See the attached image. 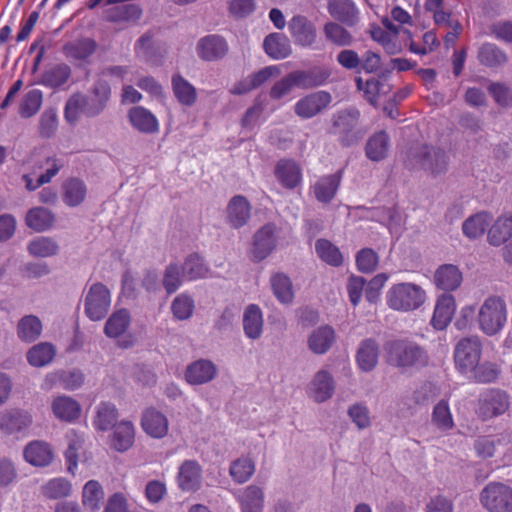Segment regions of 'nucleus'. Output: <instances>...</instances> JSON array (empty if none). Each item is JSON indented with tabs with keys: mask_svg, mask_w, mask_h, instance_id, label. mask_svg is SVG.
Segmentation results:
<instances>
[{
	"mask_svg": "<svg viewBox=\"0 0 512 512\" xmlns=\"http://www.w3.org/2000/svg\"><path fill=\"white\" fill-rule=\"evenodd\" d=\"M385 358L388 364L397 368H421L427 365V351L408 339H393L384 344Z\"/></svg>",
	"mask_w": 512,
	"mask_h": 512,
	"instance_id": "nucleus-1",
	"label": "nucleus"
},
{
	"mask_svg": "<svg viewBox=\"0 0 512 512\" xmlns=\"http://www.w3.org/2000/svg\"><path fill=\"white\" fill-rule=\"evenodd\" d=\"M426 300L425 289L414 282L394 283L385 293L387 307L396 312L416 311L424 305Z\"/></svg>",
	"mask_w": 512,
	"mask_h": 512,
	"instance_id": "nucleus-2",
	"label": "nucleus"
},
{
	"mask_svg": "<svg viewBox=\"0 0 512 512\" xmlns=\"http://www.w3.org/2000/svg\"><path fill=\"white\" fill-rule=\"evenodd\" d=\"M508 311L503 298L489 296L480 305L477 313V323L480 331L489 336L500 334L507 323Z\"/></svg>",
	"mask_w": 512,
	"mask_h": 512,
	"instance_id": "nucleus-3",
	"label": "nucleus"
},
{
	"mask_svg": "<svg viewBox=\"0 0 512 512\" xmlns=\"http://www.w3.org/2000/svg\"><path fill=\"white\" fill-rule=\"evenodd\" d=\"M482 355V341L479 336L471 335L460 339L454 349L456 367L462 373L475 370Z\"/></svg>",
	"mask_w": 512,
	"mask_h": 512,
	"instance_id": "nucleus-4",
	"label": "nucleus"
},
{
	"mask_svg": "<svg viewBox=\"0 0 512 512\" xmlns=\"http://www.w3.org/2000/svg\"><path fill=\"white\" fill-rule=\"evenodd\" d=\"M33 423L29 411L10 408L0 412V432L7 437L20 439L28 434Z\"/></svg>",
	"mask_w": 512,
	"mask_h": 512,
	"instance_id": "nucleus-5",
	"label": "nucleus"
},
{
	"mask_svg": "<svg viewBox=\"0 0 512 512\" xmlns=\"http://www.w3.org/2000/svg\"><path fill=\"white\" fill-rule=\"evenodd\" d=\"M480 503L489 512H512V488L491 482L481 491Z\"/></svg>",
	"mask_w": 512,
	"mask_h": 512,
	"instance_id": "nucleus-6",
	"label": "nucleus"
},
{
	"mask_svg": "<svg viewBox=\"0 0 512 512\" xmlns=\"http://www.w3.org/2000/svg\"><path fill=\"white\" fill-rule=\"evenodd\" d=\"M111 301L110 290L102 283H94L85 296L84 312L91 321H100L107 315Z\"/></svg>",
	"mask_w": 512,
	"mask_h": 512,
	"instance_id": "nucleus-7",
	"label": "nucleus"
},
{
	"mask_svg": "<svg viewBox=\"0 0 512 512\" xmlns=\"http://www.w3.org/2000/svg\"><path fill=\"white\" fill-rule=\"evenodd\" d=\"M359 112L356 110L340 111L333 117L331 133L338 136L343 146H351L362 138L357 129Z\"/></svg>",
	"mask_w": 512,
	"mask_h": 512,
	"instance_id": "nucleus-8",
	"label": "nucleus"
},
{
	"mask_svg": "<svg viewBox=\"0 0 512 512\" xmlns=\"http://www.w3.org/2000/svg\"><path fill=\"white\" fill-rule=\"evenodd\" d=\"M509 396L499 389H488L481 393L477 413L483 419H490L504 414L509 408Z\"/></svg>",
	"mask_w": 512,
	"mask_h": 512,
	"instance_id": "nucleus-9",
	"label": "nucleus"
},
{
	"mask_svg": "<svg viewBox=\"0 0 512 512\" xmlns=\"http://www.w3.org/2000/svg\"><path fill=\"white\" fill-rule=\"evenodd\" d=\"M412 167H420L434 175L441 174L447 170V156L443 150L434 147L423 146L413 153Z\"/></svg>",
	"mask_w": 512,
	"mask_h": 512,
	"instance_id": "nucleus-10",
	"label": "nucleus"
},
{
	"mask_svg": "<svg viewBox=\"0 0 512 512\" xmlns=\"http://www.w3.org/2000/svg\"><path fill=\"white\" fill-rule=\"evenodd\" d=\"M329 92L320 90L300 98L294 105V113L301 119H310L320 114L331 103Z\"/></svg>",
	"mask_w": 512,
	"mask_h": 512,
	"instance_id": "nucleus-11",
	"label": "nucleus"
},
{
	"mask_svg": "<svg viewBox=\"0 0 512 512\" xmlns=\"http://www.w3.org/2000/svg\"><path fill=\"white\" fill-rule=\"evenodd\" d=\"M140 425L144 433L153 439H163L169 433V420L167 416L154 407L142 412Z\"/></svg>",
	"mask_w": 512,
	"mask_h": 512,
	"instance_id": "nucleus-12",
	"label": "nucleus"
},
{
	"mask_svg": "<svg viewBox=\"0 0 512 512\" xmlns=\"http://www.w3.org/2000/svg\"><path fill=\"white\" fill-rule=\"evenodd\" d=\"M218 374L216 364L209 359H198L187 365L184 379L190 385H204L213 381Z\"/></svg>",
	"mask_w": 512,
	"mask_h": 512,
	"instance_id": "nucleus-13",
	"label": "nucleus"
},
{
	"mask_svg": "<svg viewBox=\"0 0 512 512\" xmlns=\"http://www.w3.org/2000/svg\"><path fill=\"white\" fill-rule=\"evenodd\" d=\"M277 228L274 224H266L254 235L252 255L257 261L268 257L277 245Z\"/></svg>",
	"mask_w": 512,
	"mask_h": 512,
	"instance_id": "nucleus-14",
	"label": "nucleus"
},
{
	"mask_svg": "<svg viewBox=\"0 0 512 512\" xmlns=\"http://www.w3.org/2000/svg\"><path fill=\"white\" fill-rule=\"evenodd\" d=\"M335 390V382L331 373L327 370H319L308 385V396L317 403L330 399Z\"/></svg>",
	"mask_w": 512,
	"mask_h": 512,
	"instance_id": "nucleus-15",
	"label": "nucleus"
},
{
	"mask_svg": "<svg viewBox=\"0 0 512 512\" xmlns=\"http://www.w3.org/2000/svg\"><path fill=\"white\" fill-rule=\"evenodd\" d=\"M196 52L198 57L204 61H217L227 54L228 44L219 35H207L198 41Z\"/></svg>",
	"mask_w": 512,
	"mask_h": 512,
	"instance_id": "nucleus-16",
	"label": "nucleus"
},
{
	"mask_svg": "<svg viewBox=\"0 0 512 512\" xmlns=\"http://www.w3.org/2000/svg\"><path fill=\"white\" fill-rule=\"evenodd\" d=\"M51 410L59 421L73 423L80 418L82 407L76 399L67 395H59L52 399Z\"/></svg>",
	"mask_w": 512,
	"mask_h": 512,
	"instance_id": "nucleus-17",
	"label": "nucleus"
},
{
	"mask_svg": "<svg viewBox=\"0 0 512 512\" xmlns=\"http://www.w3.org/2000/svg\"><path fill=\"white\" fill-rule=\"evenodd\" d=\"M288 30L294 42L303 47H310L317 38L314 25L306 17L296 15L288 22Z\"/></svg>",
	"mask_w": 512,
	"mask_h": 512,
	"instance_id": "nucleus-18",
	"label": "nucleus"
},
{
	"mask_svg": "<svg viewBox=\"0 0 512 512\" xmlns=\"http://www.w3.org/2000/svg\"><path fill=\"white\" fill-rule=\"evenodd\" d=\"M130 125L140 133L155 134L160 125L156 116L143 106L132 107L127 114Z\"/></svg>",
	"mask_w": 512,
	"mask_h": 512,
	"instance_id": "nucleus-19",
	"label": "nucleus"
},
{
	"mask_svg": "<svg viewBox=\"0 0 512 512\" xmlns=\"http://www.w3.org/2000/svg\"><path fill=\"white\" fill-rule=\"evenodd\" d=\"M177 483L181 490L193 492L201 487L202 468L195 460H185L179 467Z\"/></svg>",
	"mask_w": 512,
	"mask_h": 512,
	"instance_id": "nucleus-20",
	"label": "nucleus"
},
{
	"mask_svg": "<svg viewBox=\"0 0 512 512\" xmlns=\"http://www.w3.org/2000/svg\"><path fill=\"white\" fill-rule=\"evenodd\" d=\"M23 456L27 463L35 467H46L54 459V452L51 445L42 440L29 442L24 450Z\"/></svg>",
	"mask_w": 512,
	"mask_h": 512,
	"instance_id": "nucleus-21",
	"label": "nucleus"
},
{
	"mask_svg": "<svg viewBox=\"0 0 512 512\" xmlns=\"http://www.w3.org/2000/svg\"><path fill=\"white\" fill-rule=\"evenodd\" d=\"M111 96V88L109 83L102 78L95 81L90 89L88 98V117H95L99 115L108 104Z\"/></svg>",
	"mask_w": 512,
	"mask_h": 512,
	"instance_id": "nucleus-22",
	"label": "nucleus"
},
{
	"mask_svg": "<svg viewBox=\"0 0 512 512\" xmlns=\"http://www.w3.org/2000/svg\"><path fill=\"white\" fill-rule=\"evenodd\" d=\"M274 174L286 189H294L302 182L301 167L292 159L279 160L275 166Z\"/></svg>",
	"mask_w": 512,
	"mask_h": 512,
	"instance_id": "nucleus-23",
	"label": "nucleus"
},
{
	"mask_svg": "<svg viewBox=\"0 0 512 512\" xmlns=\"http://www.w3.org/2000/svg\"><path fill=\"white\" fill-rule=\"evenodd\" d=\"M456 310V302L451 294L440 295L435 303L431 325L436 330H444L452 320Z\"/></svg>",
	"mask_w": 512,
	"mask_h": 512,
	"instance_id": "nucleus-24",
	"label": "nucleus"
},
{
	"mask_svg": "<svg viewBox=\"0 0 512 512\" xmlns=\"http://www.w3.org/2000/svg\"><path fill=\"white\" fill-rule=\"evenodd\" d=\"M110 436V446L117 452L128 451L135 442V426L129 420L119 421Z\"/></svg>",
	"mask_w": 512,
	"mask_h": 512,
	"instance_id": "nucleus-25",
	"label": "nucleus"
},
{
	"mask_svg": "<svg viewBox=\"0 0 512 512\" xmlns=\"http://www.w3.org/2000/svg\"><path fill=\"white\" fill-rule=\"evenodd\" d=\"M118 417L119 411L115 404L101 401L94 408L92 425L96 431L106 432L118 423Z\"/></svg>",
	"mask_w": 512,
	"mask_h": 512,
	"instance_id": "nucleus-26",
	"label": "nucleus"
},
{
	"mask_svg": "<svg viewBox=\"0 0 512 512\" xmlns=\"http://www.w3.org/2000/svg\"><path fill=\"white\" fill-rule=\"evenodd\" d=\"M134 51L138 58L151 65H159L162 58L160 46L155 42L151 31L144 33L135 43Z\"/></svg>",
	"mask_w": 512,
	"mask_h": 512,
	"instance_id": "nucleus-27",
	"label": "nucleus"
},
{
	"mask_svg": "<svg viewBox=\"0 0 512 512\" xmlns=\"http://www.w3.org/2000/svg\"><path fill=\"white\" fill-rule=\"evenodd\" d=\"M335 338V331L331 326H319L309 334L307 339L308 348L314 354L323 355L330 350Z\"/></svg>",
	"mask_w": 512,
	"mask_h": 512,
	"instance_id": "nucleus-28",
	"label": "nucleus"
},
{
	"mask_svg": "<svg viewBox=\"0 0 512 512\" xmlns=\"http://www.w3.org/2000/svg\"><path fill=\"white\" fill-rule=\"evenodd\" d=\"M227 221L234 228H240L247 224L251 215V205L242 195L234 196L226 208Z\"/></svg>",
	"mask_w": 512,
	"mask_h": 512,
	"instance_id": "nucleus-29",
	"label": "nucleus"
},
{
	"mask_svg": "<svg viewBox=\"0 0 512 512\" xmlns=\"http://www.w3.org/2000/svg\"><path fill=\"white\" fill-rule=\"evenodd\" d=\"M243 330L248 339L258 340L263 334L264 318L261 308L249 304L243 312Z\"/></svg>",
	"mask_w": 512,
	"mask_h": 512,
	"instance_id": "nucleus-30",
	"label": "nucleus"
},
{
	"mask_svg": "<svg viewBox=\"0 0 512 512\" xmlns=\"http://www.w3.org/2000/svg\"><path fill=\"white\" fill-rule=\"evenodd\" d=\"M379 345L372 338L365 339L359 344L356 353V363L363 372H371L378 364Z\"/></svg>",
	"mask_w": 512,
	"mask_h": 512,
	"instance_id": "nucleus-31",
	"label": "nucleus"
},
{
	"mask_svg": "<svg viewBox=\"0 0 512 512\" xmlns=\"http://www.w3.org/2000/svg\"><path fill=\"white\" fill-rule=\"evenodd\" d=\"M462 283V273L457 266L445 264L440 266L434 274V284L443 291H454Z\"/></svg>",
	"mask_w": 512,
	"mask_h": 512,
	"instance_id": "nucleus-32",
	"label": "nucleus"
},
{
	"mask_svg": "<svg viewBox=\"0 0 512 512\" xmlns=\"http://www.w3.org/2000/svg\"><path fill=\"white\" fill-rule=\"evenodd\" d=\"M342 179V171H338L334 174L323 176L318 179L312 186L316 199L322 203L330 202L340 185Z\"/></svg>",
	"mask_w": 512,
	"mask_h": 512,
	"instance_id": "nucleus-33",
	"label": "nucleus"
},
{
	"mask_svg": "<svg viewBox=\"0 0 512 512\" xmlns=\"http://www.w3.org/2000/svg\"><path fill=\"white\" fill-rule=\"evenodd\" d=\"M290 75L294 86L300 89H310L323 85L329 77V73L320 68H314L308 71H293Z\"/></svg>",
	"mask_w": 512,
	"mask_h": 512,
	"instance_id": "nucleus-34",
	"label": "nucleus"
},
{
	"mask_svg": "<svg viewBox=\"0 0 512 512\" xmlns=\"http://www.w3.org/2000/svg\"><path fill=\"white\" fill-rule=\"evenodd\" d=\"M41 495L49 500H59L72 495L73 485L64 477H55L46 481L40 487Z\"/></svg>",
	"mask_w": 512,
	"mask_h": 512,
	"instance_id": "nucleus-35",
	"label": "nucleus"
},
{
	"mask_svg": "<svg viewBox=\"0 0 512 512\" xmlns=\"http://www.w3.org/2000/svg\"><path fill=\"white\" fill-rule=\"evenodd\" d=\"M266 54L275 60L287 58L292 50L288 38L280 33L269 34L263 42Z\"/></svg>",
	"mask_w": 512,
	"mask_h": 512,
	"instance_id": "nucleus-36",
	"label": "nucleus"
},
{
	"mask_svg": "<svg viewBox=\"0 0 512 512\" xmlns=\"http://www.w3.org/2000/svg\"><path fill=\"white\" fill-rule=\"evenodd\" d=\"M431 424L441 433H448L454 428V418L448 400L442 399L434 405Z\"/></svg>",
	"mask_w": 512,
	"mask_h": 512,
	"instance_id": "nucleus-37",
	"label": "nucleus"
},
{
	"mask_svg": "<svg viewBox=\"0 0 512 512\" xmlns=\"http://www.w3.org/2000/svg\"><path fill=\"white\" fill-rule=\"evenodd\" d=\"M87 195L86 184L77 178H71L62 185V200L69 207L82 204Z\"/></svg>",
	"mask_w": 512,
	"mask_h": 512,
	"instance_id": "nucleus-38",
	"label": "nucleus"
},
{
	"mask_svg": "<svg viewBox=\"0 0 512 512\" xmlns=\"http://www.w3.org/2000/svg\"><path fill=\"white\" fill-rule=\"evenodd\" d=\"M241 512H263L264 492L255 485H250L237 496Z\"/></svg>",
	"mask_w": 512,
	"mask_h": 512,
	"instance_id": "nucleus-39",
	"label": "nucleus"
},
{
	"mask_svg": "<svg viewBox=\"0 0 512 512\" xmlns=\"http://www.w3.org/2000/svg\"><path fill=\"white\" fill-rule=\"evenodd\" d=\"M131 324V316L127 309L113 312L104 326V333L108 338H118L123 335Z\"/></svg>",
	"mask_w": 512,
	"mask_h": 512,
	"instance_id": "nucleus-40",
	"label": "nucleus"
},
{
	"mask_svg": "<svg viewBox=\"0 0 512 512\" xmlns=\"http://www.w3.org/2000/svg\"><path fill=\"white\" fill-rule=\"evenodd\" d=\"M43 330L41 320L35 315L23 316L17 324V336L26 343H32L40 338Z\"/></svg>",
	"mask_w": 512,
	"mask_h": 512,
	"instance_id": "nucleus-41",
	"label": "nucleus"
},
{
	"mask_svg": "<svg viewBox=\"0 0 512 512\" xmlns=\"http://www.w3.org/2000/svg\"><path fill=\"white\" fill-rule=\"evenodd\" d=\"M105 493L102 485L96 480H89L82 489V505L91 512L100 510Z\"/></svg>",
	"mask_w": 512,
	"mask_h": 512,
	"instance_id": "nucleus-42",
	"label": "nucleus"
},
{
	"mask_svg": "<svg viewBox=\"0 0 512 512\" xmlns=\"http://www.w3.org/2000/svg\"><path fill=\"white\" fill-rule=\"evenodd\" d=\"M26 225L36 232H44L52 228L55 217L54 214L43 207L30 209L26 215Z\"/></svg>",
	"mask_w": 512,
	"mask_h": 512,
	"instance_id": "nucleus-43",
	"label": "nucleus"
},
{
	"mask_svg": "<svg viewBox=\"0 0 512 512\" xmlns=\"http://www.w3.org/2000/svg\"><path fill=\"white\" fill-rule=\"evenodd\" d=\"M28 253L36 258H48L58 254L59 245L51 237L38 236L27 244Z\"/></svg>",
	"mask_w": 512,
	"mask_h": 512,
	"instance_id": "nucleus-44",
	"label": "nucleus"
},
{
	"mask_svg": "<svg viewBox=\"0 0 512 512\" xmlns=\"http://www.w3.org/2000/svg\"><path fill=\"white\" fill-rule=\"evenodd\" d=\"M512 236V215L499 217L488 231V241L493 246H500Z\"/></svg>",
	"mask_w": 512,
	"mask_h": 512,
	"instance_id": "nucleus-45",
	"label": "nucleus"
},
{
	"mask_svg": "<svg viewBox=\"0 0 512 512\" xmlns=\"http://www.w3.org/2000/svg\"><path fill=\"white\" fill-rule=\"evenodd\" d=\"M389 137L385 131L373 134L367 141L366 156L372 161H380L387 156L389 150Z\"/></svg>",
	"mask_w": 512,
	"mask_h": 512,
	"instance_id": "nucleus-46",
	"label": "nucleus"
},
{
	"mask_svg": "<svg viewBox=\"0 0 512 512\" xmlns=\"http://www.w3.org/2000/svg\"><path fill=\"white\" fill-rule=\"evenodd\" d=\"M271 288L276 299L282 304H291L294 299V290L290 278L277 273L270 279Z\"/></svg>",
	"mask_w": 512,
	"mask_h": 512,
	"instance_id": "nucleus-47",
	"label": "nucleus"
},
{
	"mask_svg": "<svg viewBox=\"0 0 512 512\" xmlns=\"http://www.w3.org/2000/svg\"><path fill=\"white\" fill-rule=\"evenodd\" d=\"M55 347L48 342H41L31 347L27 352V361L33 367H44L55 357Z\"/></svg>",
	"mask_w": 512,
	"mask_h": 512,
	"instance_id": "nucleus-48",
	"label": "nucleus"
},
{
	"mask_svg": "<svg viewBox=\"0 0 512 512\" xmlns=\"http://www.w3.org/2000/svg\"><path fill=\"white\" fill-rule=\"evenodd\" d=\"M66 438L68 442V447L65 451L67 470L69 473L75 474L78 467L79 451L84 444V436L72 429L67 433Z\"/></svg>",
	"mask_w": 512,
	"mask_h": 512,
	"instance_id": "nucleus-49",
	"label": "nucleus"
},
{
	"mask_svg": "<svg viewBox=\"0 0 512 512\" xmlns=\"http://www.w3.org/2000/svg\"><path fill=\"white\" fill-rule=\"evenodd\" d=\"M172 90L182 105L192 106L196 102L197 92L195 87L181 75L172 77Z\"/></svg>",
	"mask_w": 512,
	"mask_h": 512,
	"instance_id": "nucleus-50",
	"label": "nucleus"
},
{
	"mask_svg": "<svg viewBox=\"0 0 512 512\" xmlns=\"http://www.w3.org/2000/svg\"><path fill=\"white\" fill-rule=\"evenodd\" d=\"M97 44L90 38L79 39L64 46V53L68 58L86 60L96 50Z\"/></svg>",
	"mask_w": 512,
	"mask_h": 512,
	"instance_id": "nucleus-51",
	"label": "nucleus"
},
{
	"mask_svg": "<svg viewBox=\"0 0 512 512\" xmlns=\"http://www.w3.org/2000/svg\"><path fill=\"white\" fill-rule=\"evenodd\" d=\"M491 220V215L486 212L472 215L463 223V233L470 239H476L484 234Z\"/></svg>",
	"mask_w": 512,
	"mask_h": 512,
	"instance_id": "nucleus-52",
	"label": "nucleus"
},
{
	"mask_svg": "<svg viewBox=\"0 0 512 512\" xmlns=\"http://www.w3.org/2000/svg\"><path fill=\"white\" fill-rule=\"evenodd\" d=\"M317 256L326 264L338 267L343 262V255L337 246L326 239H318L315 243Z\"/></svg>",
	"mask_w": 512,
	"mask_h": 512,
	"instance_id": "nucleus-53",
	"label": "nucleus"
},
{
	"mask_svg": "<svg viewBox=\"0 0 512 512\" xmlns=\"http://www.w3.org/2000/svg\"><path fill=\"white\" fill-rule=\"evenodd\" d=\"M88 98L86 95L77 93L72 95L66 102L64 109L65 119L69 123L78 121L81 115L88 117Z\"/></svg>",
	"mask_w": 512,
	"mask_h": 512,
	"instance_id": "nucleus-54",
	"label": "nucleus"
},
{
	"mask_svg": "<svg viewBox=\"0 0 512 512\" xmlns=\"http://www.w3.org/2000/svg\"><path fill=\"white\" fill-rule=\"evenodd\" d=\"M328 11L332 17L341 22H352L357 9L351 0H329Z\"/></svg>",
	"mask_w": 512,
	"mask_h": 512,
	"instance_id": "nucleus-55",
	"label": "nucleus"
},
{
	"mask_svg": "<svg viewBox=\"0 0 512 512\" xmlns=\"http://www.w3.org/2000/svg\"><path fill=\"white\" fill-rule=\"evenodd\" d=\"M181 269L183 271V277H186V280L189 281L204 278L209 271L203 259L197 254L189 255Z\"/></svg>",
	"mask_w": 512,
	"mask_h": 512,
	"instance_id": "nucleus-56",
	"label": "nucleus"
},
{
	"mask_svg": "<svg viewBox=\"0 0 512 512\" xmlns=\"http://www.w3.org/2000/svg\"><path fill=\"white\" fill-rule=\"evenodd\" d=\"M255 472V464L248 457H242L232 462L229 473L232 479L239 483L248 481Z\"/></svg>",
	"mask_w": 512,
	"mask_h": 512,
	"instance_id": "nucleus-57",
	"label": "nucleus"
},
{
	"mask_svg": "<svg viewBox=\"0 0 512 512\" xmlns=\"http://www.w3.org/2000/svg\"><path fill=\"white\" fill-rule=\"evenodd\" d=\"M195 303L191 296L182 293L176 296L171 303V311L175 319L183 321L192 317Z\"/></svg>",
	"mask_w": 512,
	"mask_h": 512,
	"instance_id": "nucleus-58",
	"label": "nucleus"
},
{
	"mask_svg": "<svg viewBox=\"0 0 512 512\" xmlns=\"http://www.w3.org/2000/svg\"><path fill=\"white\" fill-rule=\"evenodd\" d=\"M142 16V9L137 4L117 6L107 11L110 22L137 21Z\"/></svg>",
	"mask_w": 512,
	"mask_h": 512,
	"instance_id": "nucleus-59",
	"label": "nucleus"
},
{
	"mask_svg": "<svg viewBox=\"0 0 512 512\" xmlns=\"http://www.w3.org/2000/svg\"><path fill=\"white\" fill-rule=\"evenodd\" d=\"M371 36L374 41L378 42L385 52L389 55H395L402 51V46L399 42V37L395 34H390L381 27H376L372 30Z\"/></svg>",
	"mask_w": 512,
	"mask_h": 512,
	"instance_id": "nucleus-60",
	"label": "nucleus"
},
{
	"mask_svg": "<svg viewBox=\"0 0 512 512\" xmlns=\"http://www.w3.org/2000/svg\"><path fill=\"white\" fill-rule=\"evenodd\" d=\"M478 59L481 64L489 67L502 65L507 60L505 53L492 43H485L480 47Z\"/></svg>",
	"mask_w": 512,
	"mask_h": 512,
	"instance_id": "nucleus-61",
	"label": "nucleus"
},
{
	"mask_svg": "<svg viewBox=\"0 0 512 512\" xmlns=\"http://www.w3.org/2000/svg\"><path fill=\"white\" fill-rule=\"evenodd\" d=\"M43 101V94L38 89L28 91L22 98L19 113L23 118H30L35 115Z\"/></svg>",
	"mask_w": 512,
	"mask_h": 512,
	"instance_id": "nucleus-62",
	"label": "nucleus"
},
{
	"mask_svg": "<svg viewBox=\"0 0 512 512\" xmlns=\"http://www.w3.org/2000/svg\"><path fill=\"white\" fill-rule=\"evenodd\" d=\"M324 34L328 41L337 46H349L353 42L352 35L341 25L329 22L324 26Z\"/></svg>",
	"mask_w": 512,
	"mask_h": 512,
	"instance_id": "nucleus-63",
	"label": "nucleus"
},
{
	"mask_svg": "<svg viewBox=\"0 0 512 512\" xmlns=\"http://www.w3.org/2000/svg\"><path fill=\"white\" fill-rule=\"evenodd\" d=\"M357 269L362 273H373L379 264L378 254L371 248H363L355 256Z\"/></svg>",
	"mask_w": 512,
	"mask_h": 512,
	"instance_id": "nucleus-64",
	"label": "nucleus"
}]
</instances>
